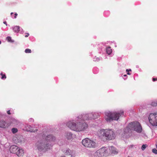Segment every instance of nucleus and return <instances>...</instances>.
<instances>
[{
	"label": "nucleus",
	"mask_w": 157,
	"mask_h": 157,
	"mask_svg": "<svg viewBox=\"0 0 157 157\" xmlns=\"http://www.w3.org/2000/svg\"><path fill=\"white\" fill-rule=\"evenodd\" d=\"M109 149L110 151V152H111V153L116 154L118 153L117 151H116V149L113 146L110 147Z\"/></svg>",
	"instance_id": "nucleus-16"
},
{
	"label": "nucleus",
	"mask_w": 157,
	"mask_h": 157,
	"mask_svg": "<svg viewBox=\"0 0 157 157\" xmlns=\"http://www.w3.org/2000/svg\"><path fill=\"white\" fill-rule=\"evenodd\" d=\"M151 105L152 106H157V103L152 102L151 103Z\"/></svg>",
	"instance_id": "nucleus-26"
},
{
	"label": "nucleus",
	"mask_w": 157,
	"mask_h": 157,
	"mask_svg": "<svg viewBox=\"0 0 157 157\" xmlns=\"http://www.w3.org/2000/svg\"><path fill=\"white\" fill-rule=\"evenodd\" d=\"M99 117V115L96 113H93L92 119H94L97 118Z\"/></svg>",
	"instance_id": "nucleus-19"
},
{
	"label": "nucleus",
	"mask_w": 157,
	"mask_h": 157,
	"mask_svg": "<svg viewBox=\"0 0 157 157\" xmlns=\"http://www.w3.org/2000/svg\"><path fill=\"white\" fill-rule=\"evenodd\" d=\"M12 131L13 133H15L17 132V128H12Z\"/></svg>",
	"instance_id": "nucleus-24"
},
{
	"label": "nucleus",
	"mask_w": 157,
	"mask_h": 157,
	"mask_svg": "<svg viewBox=\"0 0 157 157\" xmlns=\"http://www.w3.org/2000/svg\"><path fill=\"white\" fill-rule=\"evenodd\" d=\"M77 123L76 124L74 121H70L66 124L67 126L72 130L76 131L81 130L80 128H77Z\"/></svg>",
	"instance_id": "nucleus-7"
},
{
	"label": "nucleus",
	"mask_w": 157,
	"mask_h": 157,
	"mask_svg": "<svg viewBox=\"0 0 157 157\" xmlns=\"http://www.w3.org/2000/svg\"><path fill=\"white\" fill-rule=\"evenodd\" d=\"M147 147V144H143L142 146L141 149L143 151H144L145 149Z\"/></svg>",
	"instance_id": "nucleus-22"
},
{
	"label": "nucleus",
	"mask_w": 157,
	"mask_h": 157,
	"mask_svg": "<svg viewBox=\"0 0 157 157\" xmlns=\"http://www.w3.org/2000/svg\"><path fill=\"white\" fill-rule=\"evenodd\" d=\"M38 150L40 151L45 152L50 150L52 147L51 144L48 143L45 140L37 142L36 144Z\"/></svg>",
	"instance_id": "nucleus-3"
},
{
	"label": "nucleus",
	"mask_w": 157,
	"mask_h": 157,
	"mask_svg": "<svg viewBox=\"0 0 157 157\" xmlns=\"http://www.w3.org/2000/svg\"><path fill=\"white\" fill-rule=\"evenodd\" d=\"M3 23L4 24H6V25H7V23H6V22L5 21H4L3 22Z\"/></svg>",
	"instance_id": "nucleus-34"
},
{
	"label": "nucleus",
	"mask_w": 157,
	"mask_h": 157,
	"mask_svg": "<svg viewBox=\"0 0 157 157\" xmlns=\"http://www.w3.org/2000/svg\"><path fill=\"white\" fill-rule=\"evenodd\" d=\"M28 127L29 128V129L27 128L26 129L27 131H30L31 132H35V130L34 131V130H33L32 129H30V128L31 127V126L29 125V126H28Z\"/></svg>",
	"instance_id": "nucleus-25"
},
{
	"label": "nucleus",
	"mask_w": 157,
	"mask_h": 157,
	"mask_svg": "<svg viewBox=\"0 0 157 157\" xmlns=\"http://www.w3.org/2000/svg\"><path fill=\"white\" fill-rule=\"evenodd\" d=\"M61 157H65V156H61Z\"/></svg>",
	"instance_id": "nucleus-36"
},
{
	"label": "nucleus",
	"mask_w": 157,
	"mask_h": 157,
	"mask_svg": "<svg viewBox=\"0 0 157 157\" xmlns=\"http://www.w3.org/2000/svg\"><path fill=\"white\" fill-rule=\"evenodd\" d=\"M20 27L18 26H15L13 28V31L17 33H18L20 31Z\"/></svg>",
	"instance_id": "nucleus-17"
},
{
	"label": "nucleus",
	"mask_w": 157,
	"mask_h": 157,
	"mask_svg": "<svg viewBox=\"0 0 157 157\" xmlns=\"http://www.w3.org/2000/svg\"><path fill=\"white\" fill-rule=\"evenodd\" d=\"M152 80L153 82H155L157 80V78H153Z\"/></svg>",
	"instance_id": "nucleus-30"
},
{
	"label": "nucleus",
	"mask_w": 157,
	"mask_h": 157,
	"mask_svg": "<svg viewBox=\"0 0 157 157\" xmlns=\"http://www.w3.org/2000/svg\"><path fill=\"white\" fill-rule=\"evenodd\" d=\"M88 127V125L85 122L84 123H77V128H79L81 130H76V131H81L84 130Z\"/></svg>",
	"instance_id": "nucleus-10"
},
{
	"label": "nucleus",
	"mask_w": 157,
	"mask_h": 157,
	"mask_svg": "<svg viewBox=\"0 0 157 157\" xmlns=\"http://www.w3.org/2000/svg\"><path fill=\"white\" fill-rule=\"evenodd\" d=\"M126 76H127V75H124V77Z\"/></svg>",
	"instance_id": "nucleus-35"
},
{
	"label": "nucleus",
	"mask_w": 157,
	"mask_h": 157,
	"mask_svg": "<svg viewBox=\"0 0 157 157\" xmlns=\"http://www.w3.org/2000/svg\"><path fill=\"white\" fill-rule=\"evenodd\" d=\"M16 154L19 157H22L24 155V150L22 149H18Z\"/></svg>",
	"instance_id": "nucleus-14"
},
{
	"label": "nucleus",
	"mask_w": 157,
	"mask_h": 157,
	"mask_svg": "<svg viewBox=\"0 0 157 157\" xmlns=\"http://www.w3.org/2000/svg\"><path fill=\"white\" fill-rule=\"evenodd\" d=\"M0 75L2 76L1 78L2 79H6V75L3 74L2 73H0Z\"/></svg>",
	"instance_id": "nucleus-21"
},
{
	"label": "nucleus",
	"mask_w": 157,
	"mask_h": 157,
	"mask_svg": "<svg viewBox=\"0 0 157 157\" xmlns=\"http://www.w3.org/2000/svg\"><path fill=\"white\" fill-rule=\"evenodd\" d=\"M18 147L16 145H13L10 147V152L12 153H16L18 149Z\"/></svg>",
	"instance_id": "nucleus-13"
},
{
	"label": "nucleus",
	"mask_w": 157,
	"mask_h": 157,
	"mask_svg": "<svg viewBox=\"0 0 157 157\" xmlns=\"http://www.w3.org/2000/svg\"><path fill=\"white\" fill-rule=\"evenodd\" d=\"M1 44V41L0 40V44Z\"/></svg>",
	"instance_id": "nucleus-38"
},
{
	"label": "nucleus",
	"mask_w": 157,
	"mask_h": 157,
	"mask_svg": "<svg viewBox=\"0 0 157 157\" xmlns=\"http://www.w3.org/2000/svg\"><path fill=\"white\" fill-rule=\"evenodd\" d=\"M106 52L108 55H110L112 52V50L110 47L107 48L106 49Z\"/></svg>",
	"instance_id": "nucleus-20"
},
{
	"label": "nucleus",
	"mask_w": 157,
	"mask_h": 157,
	"mask_svg": "<svg viewBox=\"0 0 157 157\" xmlns=\"http://www.w3.org/2000/svg\"><path fill=\"white\" fill-rule=\"evenodd\" d=\"M131 71V69H126V71L127 72V74L128 75H130V73L129 72V71Z\"/></svg>",
	"instance_id": "nucleus-28"
},
{
	"label": "nucleus",
	"mask_w": 157,
	"mask_h": 157,
	"mask_svg": "<svg viewBox=\"0 0 157 157\" xmlns=\"http://www.w3.org/2000/svg\"><path fill=\"white\" fill-rule=\"evenodd\" d=\"M7 127L6 122L3 120L0 121V127L3 128H5Z\"/></svg>",
	"instance_id": "nucleus-15"
},
{
	"label": "nucleus",
	"mask_w": 157,
	"mask_h": 157,
	"mask_svg": "<svg viewBox=\"0 0 157 157\" xmlns=\"http://www.w3.org/2000/svg\"><path fill=\"white\" fill-rule=\"evenodd\" d=\"M25 52L26 53H30L31 52V50L27 48L25 50Z\"/></svg>",
	"instance_id": "nucleus-23"
},
{
	"label": "nucleus",
	"mask_w": 157,
	"mask_h": 157,
	"mask_svg": "<svg viewBox=\"0 0 157 157\" xmlns=\"http://www.w3.org/2000/svg\"><path fill=\"white\" fill-rule=\"evenodd\" d=\"M128 131L133 130L136 132L140 133L142 131V128L140 123L137 121H135L130 123L125 128Z\"/></svg>",
	"instance_id": "nucleus-4"
},
{
	"label": "nucleus",
	"mask_w": 157,
	"mask_h": 157,
	"mask_svg": "<svg viewBox=\"0 0 157 157\" xmlns=\"http://www.w3.org/2000/svg\"><path fill=\"white\" fill-rule=\"evenodd\" d=\"M156 148L157 149V145H156Z\"/></svg>",
	"instance_id": "nucleus-39"
},
{
	"label": "nucleus",
	"mask_w": 157,
	"mask_h": 157,
	"mask_svg": "<svg viewBox=\"0 0 157 157\" xmlns=\"http://www.w3.org/2000/svg\"><path fill=\"white\" fill-rule=\"evenodd\" d=\"M63 153L65 155L70 156L71 157L75 156V151L73 150H71L68 148L64 150Z\"/></svg>",
	"instance_id": "nucleus-11"
},
{
	"label": "nucleus",
	"mask_w": 157,
	"mask_h": 157,
	"mask_svg": "<svg viewBox=\"0 0 157 157\" xmlns=\"http://www.w3.org/2000/svg\"><path fill=\"white\" fill-rule=\"evenodd\" d=\"M68 140H71L72 138V134L71 133H67L66 136Z\"/></svg>",
	"instance_id": "nucleus-18"
},
{
	"label": "nucleus",
	"mask_w": 157,
	"mask_h": 157,
	"mask_svg": "<svg viewBox=\"0 0 157 157\" xmlns=\"http://www.w3.org/2000/svg\"><path fill=\"white\" fill-rule=\"evenodd\" d=\"M56 138L55 136L52 135H49L46 137L45 140H44L48 143V142L52 143L54 142Z\"/></svg>",
	"instance_id": "nucleus-12"
},
{
	"label": "nucleus",
	"mask_w": 157,
	"mask_h": 157,
	"mask_svg": "<svg viewBox=\"0 0 157 157\" xmlns=\"http://www.w3.org/2000/svg\"><path fill=\"white\" fill-rule=\"evenodd\" d=\"M99 137H105L106 140H112L115 138V134L114 132L110 129L101 130L98 133Z\"/></svg>",
	"instance_id": "nucleus-2"
},
{
	"label": "nucleus",
	"mask_w": 157,
	"mask_h": 157,
	"mask_svg": "<svg viewBox=\"0 0 157 157\" xmlns=\"http://www.w3.org/2000/svg\"><path fill=\"white\" fill-rule=\"evenodd\" d=\"M92 116L93 113H89L83 115H79L78 118L81 119V120H90L92 119Z\"/></svg>",
	"instance_id": "nucleus-9"
},
{
	"label": "nucleus",
	"mask_w": 157,
	"mask_h": 157,
	"mask_svg": "<svg viewBox=\"0 0 157 157\" xmlns=\"http://www.w3.org/2000/svg\"><path fill=\"white\" fill-rule=\"evenodd\" d=\"M82 145L86 147L95 148L96 146V143L93 141L88 138H85L82 141Z\"/></svg>",
	"instance_id": "nucleus-5"
},
{
	"label": "nucleus",
	"mask_w": 157,
	"mask_h": 157,
	"mask_svg": "<svg viewBox=\"0 0 157 157\" xmlns=\"http://www.w3.org/2000/svg\"><path fill=\"white\" fill-rule=\"evenodd\" d=\"M13 14V13H11V15H12V14Z\"/></svg>",
	"instance_id": "nucleus-37"
},
{
	"label": "nucleus",
	"mask_w": 157,
	"mask_h": 157,
	"mask_svg": "<svg viewBox=\"0 0 157 157\" xmlns=\"http://www.w3.org/2000/svg\"><path fill=\"white\" fill-rule=\"evenodd\" d=\"M124 112L121 110L118 112H106L105 113V119L107 122H110L113 120L117 121L121 117L124 115Z\"/></svg>",
	"instance_id": "nucleus-1"
},
{
	"label": "nucleus",
	"mask_w": 157,
	"mask_h": 157,
	"mask_svg": "<svg viewBox=\"0 0 157 157\" xmlns=\"http://www.w3.org/2000/svg\"><path fill=\"white\" fill-rule=\"evenodd\" d=\"M106 151L105 147H103L98 151L94 154L95 157H101L104 156Z\"/></svg>",
	"instance_id": "nucleus-8"
},
{
	"label": "nucleus",
	"mask_w": 157,
	"mask_h": 157,
	"mask_svg": "<svg viewBox=\"0 0 157 157\" xmlns=\"http://www.w3.org/2000/svg\"><path fill=\"white\" fill-rule=\"evenodd\" d=\"M15 16H14V18H16V16L17 15V13H16L14 14Z\"/></svg>",
	"instance_id": "nucleus-33"
},
{
	"label": "nucleus",
	"mask_w": 157,
	"mask_h": 157,
	"mask_svg": "<svg viewBox=\"0 0 157 157\" xmlns=\"http://www.w3.org/2000/svg\"><path fill=\"white\" fill-rule=\"evenodd\" d=\"M152 151L153 153L157 154V150L155 148H154L152 150Z\"/></svg>",
	"instance_id": "nucleus-27"
},
{
	"label": "nucleus",
	"mask_w": 157,
	"mask_h": 157,
	"mask_svg": "<svg viewBox=\"0 0 157 157\" xmlns=\"http://www.w3.org/2000/svg\"><path fill=\"white\" fill-rule=\"evenodd\" d=\"M7 39L9 41H10V40H11V38L10 37H7Z\"/></svg>",
	"instance_id": "nucleus-29"
},
{
	"label": "nucleus",
	"mask_w": 157,
	"mask_h": 157,
	"mask_svg": "<svg viewBox=\"0 0 157 157\" xmlns=\"http://www.w3.org/2000/svg\"><path fill=\"white\" fill-rule=\"evenodd\" d=\"M7 114H9V115H10V114H11V113H10V110H8V111H7Z\"/></svg>",
	"instance_id": "nucleus-32"
},
{
	"label": "nucleus",
	"mask_w": 157,
	"mask_h": 157,
	"mask_svg": "<svg viewBox=\"0 0 157 157\" xmlns=\"http://www.w3.org/2000/svg\"><path fill=\"white\" fill-rule=\"evenodd\" d=\"M26 35L25 36V37H28L29 36V33H26Z\"/></svg>",
	"instance_id": "nucleus-31"
},
{
	"label": "nucleus",
	"mask_w": 157,
	"mask_h": 157,
	"mask_svg": "<svg viewBox=\"0 0 157 157\" xmlns=\"http://www.w3.org/2000/svg\"><path fill=\"white\" fill-rule=\"evenodd\" d=\"M149 122L153 126H157V114L151 113L148 117Z\"/></svg>",
	"instance_id": "nucleus-6"
}]
</instances>
